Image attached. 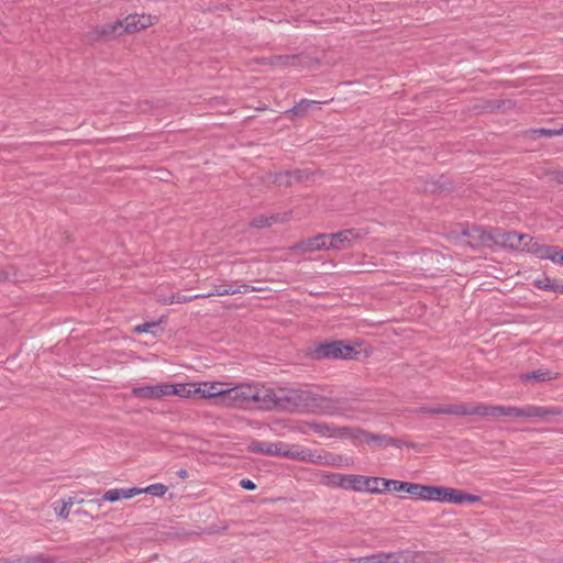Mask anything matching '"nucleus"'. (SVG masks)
Returning <instances> with one entry per match:
<instances>
[{
    "label": "nucleus",
    "mask_w": 563,
    "mask_h": 563,
    "mask_svg": "<svg viewBox=\"0 0 563 563\" xmlns=\"http://www.w3.org/2000/svg\"><path fill=\"white\" fill-rule=\"evenodd\" d=\"M534 286L542 290L563 294V283L548 276L534 280Z\"/></svg>",
    "instance_id": "4be33fe9"
},
{
    "label": "nucleus",
    "mask_w": 563,
    "mask_h": 563,
    "mask_svg": "<svg viewBox=\"0 0 563 563\" xmlns=\"http://www.w3.org/2000/svg\"><path fill=\"white\" fill-rule=\"evenodd\" d=\"M531 236L529 234H520L517 232H506L504 234V243L511 249L526 251V246L531 243Z\"/></svg>",
    "instance_id": "2eb2a0df"
},
{
    "label": "nucleus",
    "mask_w": 563,
    "mask_h": 563,
    "mask_svg": "<svg viewBox=\"0 0 563 563\" xmlns=\"http://www.w3.org/2000/svg\"><path fill=\"white\" fill-rule=\"evenodd\" d=\"M253 386V407L265 410L275 408L295 409L300 402L308 399V394L305 391L291 390L285 394L283 390H274L264 385Z\"/></svg>",
    "instance_id": "f03ea898"
},
{
    "label": "nucleus",
    "mask_w": 563,
    "mask_h": 563,
    "mask_svg": "<svg viewBox=\"0 0 563 563\" xmlns=\"http://www.w3.org/2000/svg\"><path fill=\"white\" fill-rule=\"evenodd\" d=\"M200 389L197 388L196 383H180L167 384L166 383V397L178 396L180 398H191L198 394Z\"/></svg>",
    "instance_id": "ddd939ff"
},
{
    "label": "nucleus",
    "mask_w": 563,
    "mask_h": 563,
    "mask_svg": "<svg viewBox=\"0 0 563 563\" xmlns=\"http://www.w3.org/2000/svg\"><path fill=\"white\" fill-rule=\"evenodd\" d=\"M367 435H369L372 438L367 439V440H362L361 442L376 443L379 446H387L393 443V439L387 435L373 434L369 432H367Z\"/></svg>",
    "instance_id": "c756f323"
},
{
    "label": "nucleus",
    "mask_w": 563,
    "mask_h": 563,
    "mask_svg": "<svg viewBox=\"0 0 563 563\" xmlns=\"http://www.w3.org/2000/svg\"><path fill=\"white\" fill-rule=\"evenodd\" d=\"M554 246L549 245H542L538 243L537 241L531 239V243H529V246H526V252L536 254L539 258H550L551 253L553 252Z\"/></svg>",
    "instance_id": "5701e85b"
},
{
    "label": "nucleus",
    "mask_w": 563,
    "mask_h": 563,
    "mask_svg": "<svg viewBox=\"0 0 563 563\" xmlns=\"http://www.w3.org/2000/svg\"><path fill=\"white\" fill-rule=\"evenodd\" d=\"M460 408H466V405H448V406H435V407H421L419 409L420 412L423 413H432V415H456V416H466V412H455L451 410H456Z\"/></svg>",
    "instance_id": "aec40b11"
},
{
    "label": "nucleus",
    "mask_w": 563,
    "mask_h": 563,
    "mask_svg": "<svg viewBox=\"0 0 563 563\" xmlns=\"http://www.w3.org/2000/svg\"><path fill=\"white\" fill-rule=\"evenodd\" d=\"M479 500L476 495L467 494L454 488L442 487L441 501L450 504L475 503Z\"/></svg>",
    "instance_id": "9b49d317"
},
{
    "label": "nucleus",
    "mask_w": 563,
    "mask_h": 563,
    "mask_svg": "<svg viewBox=\"0 0 563 563\" xmlns=\"http://www.w3.org/2000/svg\"><path fill=\"white\" fill-rule=\"evenodd\" d=\"M327 235L329 250H345L352 245L353 240H355L357 236L354 230H343Z\"/></svg>",
    "instance_id": "9d476101"
},
{
    "label": "nucleus",
    "mask_w": 563,
    "mask_h": 563,
    "mask_svg": "<svg viewBox=\"0 0 563 563\" xmlns=\"http://www.w3.org/2000/svg\"><path fill=\"white\" fill-rule=\"evenodd\" d=\"M521 378L525 382H528L530 379H534L537 382H547L555 378V375L550 371L538 369L522 375Z\"/></svg>",
    "instance_id": "bb28decb"
},
{
    "label": "nucleus",
    "mask_w": 563,
    "mask_h": 563,
    "mask_svg": "<svg viewBox=\"0 0 563 563\" xmlns=\"http://www.w3.org/2000/svg\"><path fill=\"white\" fill-rule=\"evenodd\" d=\"M319 408L322 413L329 416H344L349 411L342 398H322Z\"/></svg>",
    "instance_id": "f8f14e48"
},
{
    "label": "nucleus",
    "mask_w": 563,
    "mask_h": 563,
    "mask_svg": "<svg viewBox=\"0 0 563 563\" xmlns=\"http://www.w3.org/2000/svg\"><path fill=\"white\" fill-rule=\"evenodd\" d=\"M75 504V499L74 498H68L67 500L64 499L62 500V505L59 508H55L58 516L59 517H63V518H67L69 516V508Z\"/></svg>",
    "instance_id": "2f4dec72"
},
{
    "label": "nucleus",
    "mask_w": 563,
    "mask_h": 563,
    "mask_svg": "<svg viewBox=\"0 0 563 563\" xmlns=\"http://www.w3.org/2000/svg\"><path fill=\"white\" fill-rule=\"evenodd\" d=\"M142 493H147L153 496H163L167 492V487L163 484H152L145 488H139Z\"/></svg>",
    "instance_id": "7c9ffc66"
},
{
    "label": "nucleus",
    "mask_w": 563,
    "mask_h": 563,
    "mask_svg": "<svg viewBox=\"0 0 563 563\" xmlns=\"http://www.w3.org/2000/svg\"><path fill=\"white\" fill-rule=\"evenodd\" d=\"M178 476L181 477V478H187L188 476V472L186 470H179L177 472Z\"/></svg>",
    "instance_id": "ea45409f"
},
{
    "label": "nucleus",
    "mask_w": 563,
    "mask_h": 563,
    "mask_svg": "<svg viewBox=\"0 0 563 563\" xmlns=\"http://www.w3.org/2000/svg\"><path fill=\"white\" fill-rule=\"evenodd\" d=\"M442 487L419 484L416 498L427 501H441Z\"/></svg>",
    "instance_id": "6ab92c4d"
},
{
    "label": "nucleus",
    "mask_w": 563,
    "mask_h": 563,
    "mask_svg": "<svg viewBox=\"0 0 563 563\" xmlns=\"http://www.w3.org/2000/svg\"><path fill=\"white\" fill-rule=\"evenodd\" d=\"M322 482L328 486L345 489L346 474L328 473L322 476Z\"/></svg>",
    "instance_id": "393cba45"
},
{
    "label": "nucleus",
    "mask_w": 563,
    "mask_h": 563,
    "mask_svg": "<svg viewBox=\"0 0 563 563\" xmlns=\"http://www.w3.org/2000/svg\"><path fill=\"white\" fill-rule=\"evenodd\" d=\"M386 485L390 486V490L405 492L413 497L419 486V484L416 483L401 482L397 479H391V482H387Z\"/></svg>",
    "instance_id": "b1692460"
},
{
    "label": "nucleus",
    "mask_w": 563,
    "mask_h": 563,
    "mask_svg": "<svg viewBox=\"0 0 563 563\" xmlns=\"http://www.w3.org/2000/svg\"><path fill=\"white\" fill-rule=\"evenodd\" d=\"M197 388L200 390L197 395L201 398H217V404L223 406V398L227 394V384L222 382H205L201 384H197Z\"/></svg>",
    "instance_id": "6e6552de"
},
{
    "label": "nucleus",
    "mask_w": 563,
    "mask_h": 563,
    "mask_svg": "<svg viewBox=\"0 0 563 563\" xmlns=\"http://www.w3.org/2000/svg\"><path fill=\"white\" fill-rule=\"evenodd\" d=\"M310 429L321 435V437H327V438H334V432H335V426L334 424H331V423H317V422H313L310 424Z\"/></svg>",
    "instance_id": "cd10ccee"
},
{
    "label": "nucleus",
    "mask_w": 563,
    "mask_h": 563,
    "mask_svg": "<svg viewBox=\"0 0 563 563\" xmlns=\"http://www.w3.org/2000/svg\"><path fill=\"white\" fill-rule=\"evenodd\" d=\"M327 239H328L327 234H319L314 238L302 241L298 245V249L303 252L329 250V243H328Z\"/></svg>",
    "instance_id": "a211bd4d"
},
{
    "label": "nucleus",
    "mask_w": 563,
    "mask_h": 563,
    "mask_svg": "<svg viewBox=\"0 0 563 563\" xmlns=\"http://www.w3.org/2000/svg\"><path fill=\"white\" fill-rule=\"evenodd\" d=\"M387 482H391V479L367 476L364 492L379 494L390 490V486L386 485Z\"/></svg>",
    "instance_id": "412c9836"
},
{
    "label": "nucleus",
    "mask_w": 563,
    "mask_h": 563,
    "mask_svg": "<svg viewBox=\"0 0 563 563\" xmlns=\"http://www.w3.org/2000/svg\"><path fill=\"white\" fill-rule=\"evenodd\" d=\"M455 412H466V416H489V417H514L527 419H543L549 415H558L553 408L540 407L536 405H526L523 407L514 406H489V405H466V408L454 410Z\"/></svg>",
    "instance_id": "f257e3e1"
},
{
    "label": "nucleus",
    "mask_w": 563,
    "mask_h": 563,
    "mask_svg": "<svg viewBox=\"0 0 563 563\" xmlns=\"http://www.w3.org/2000/svg\"><path fill=\"white\" fill-rule=\"evenodd\" d=\"M355 354L356 352L352 345L344 344L341 341L320 344L314 351L317 358L351 360Z\"/></svg>",
    "instance_id": "39448f33"
},
{
    "label": "nucleus",
    "mask_w": 563,
    "mask_h": 563,
    "mask_svg": "<svg viewBox=\"0 0 563 563\" xmlns=\"http://www.w3.org/2000/svg\"><path fill=\"white\" fill-rule=\"evenodd\" d=\"M240 486L247 490H253L256 488V485L251 479L247 478L241 479Z\"/></svg>",
    "instance_id": "4c0bfd02"
},
{
    "label": "nucleus",
    "mask_w": 563,
    "mask_h": 563,
    "mask_svg": "<svg viewBox=\"0 0 563 563\" xmlns=\"http://www.w3.org/2000/svg\"><path fill=\"white\" fill-rule=\"evenodd\" d=\"M334 438H349L352 439L355 443H357L361 442L362 440L371 439L372 437L367 435V431H364L358 428L335 426Z\"/></svg>",
    "instance_id": "dca6fc26"
},
{
    "label": "nucleus",
    "mask_w": 563,
    "mask_h": 563,
    "mask_svg": "<svg viewBox=\"0 0 563 563\" xmlns=\"http://www.w3.org/2000/svg\"><path fill=\"white\" fill-rule=\"evenodd\" d=\"M273 221H274V218L257 217V218L253 219L252 225L254 228H266V227H269Z\"/></svg>",
    "instance_id": "f704fd0d"
},
{
    "label": "nucleus",
    "mask_w": 563,
    "mask_h": 563,
    "mask_svg": "<svg viewBox=\"0 0 563 563\" xmlns=\"http://www.w3.org/2000/svg\"><path fill=\"white\" fill-rule=\"evenodd\" d=\"M5 276L3 274H0V280L4 279Z\"/></svg>",
    "instance_id": "a19ab883"
},
{
    "label": "nucleus",
    "mask_w": 563,
    "mask_h": 563,
    "mask_svg": "<svg viewBox=\"0 0 563 563\" xmlns=\"http://www.w3.org/2000/svg\"><path fill=\"white\" fill-rule=\"evenodd\" d=\"M540 133L543 134V135H547V136H553V135H558L560 134L559 131L556 130H550V129H541L540 130Z\"/></svg>",
    "instance_id": "58836bf2"
},
{
    "label": "nucleus",
    "mask_w": 563,
    "mask_h": 563,
    "mask_svg": "<svg viewBox=\"0 0 563 563\" xmlns=\"http://www.w3.org/2000/svg\"><path fill=\"white\" fill-rule=\"evenodd\" d=\"M250 451L269 456H283L301 462L317 461L310 450L301 449L298 445H290L284 442L254 441L250 444Z\"/></svg>",
    "instance_id": "7ed1b4c3"
},
{
    "label": "nucleus",
    "mask_w": 563,
    "mask_h": 563,
    "mask_svg": "<svg viewBox=\"0 0 563 563\" xmlns=\"http://www.w3.org/2000/svg\"><path fill=\"white\" fill-rule=\"evenodd\" d=\"M132 396L142 400H159L166 397V383L133 387Z\"/></svg>",
    "instance_id": "1a4fd4ad"
},
{
    "label": "nucleus",
    "mask_w": 563,
    "mask_h": 563,
    "mask_svg": "<svg viewBox=\"0 0 563 563\" xmlns=\"http://www.w3.org/2000/svg\"><path fill=\"white\" fill-rule=\"evenodd\" d=\"M314 455V459L317 460L314 463H321V456L320 455ZM342 461V457L341 456H334L332 454H328L324 456V461H322V463L327 464V465H339L340 462Z\"/></svg>",
    "instance_id": "473e14b6"
},
{
    "label": "nucleus",
    "mask_w": 563,
    "mask_h": 563,
    "mask_svg": "<svg viewBox=\"0 0 563 563\" xmlns=\"http://www.w3.org/2000/svg\"><path fill=\"white\" fill-rule=\"evenodd\" d=\"M366 477L363 475L346 474L345 489L354 492H364Z\"/></svg>",
    "instance_id": "a878e982"
},
{
    "label": "nucleus",
    "mask_w": 563,
    "mask_h": 563,
    "mask_svg": "<svg viewBox=\"0 0 563 563\" xmlns=\"http://www.w3.org/2000/svg\"><path fill=\"white\" fill-rule=\"evenodd\" d=\"M353 563H407L408 558L404 552H378L367 556L352 560Z\"/></svg>",
    "instance_id": "0eeeda50"
},
{
    "label": "nucleus",
    "mask_w": 563,
    "mask_h": 563,
    "mask_svg": "<svg viewBox=\"0 0 563 563\" xmlns=\"http://www.w3.org/2000/svg\"><path fill=\"white\" fill-rule=\"evenodd\" d=\"M320 102L313 100H301L297 106H295L291 112L295 115L302 114L309 109H317Z\"/></svg>",
    "instance_id": "c85d7f7f"
},
{
    "label": "nucleus",
    "mask_w": 563,
    "mask_h": 563,
    "mask_svg": "<svg viewBox=\"0 0 563 563\" xmlns=\"http://www.w3.org/2000/svg\"><path fill=\"white\" fill-rule=\"evenodd\" d=\"M560 257H563V252L561 249L554 246L549 260H551L555 264H562Z\"/></svg>",
    "instance_id": "e433bc0d"
},
{
    "label": "nucleus",
    "mask_w": 563,
    "mask_h": 563,
    "mask_svg": "<svg viewBox=\"0 0 563 563\" xmlns=\"http://www.w3.org/2000/svg\"><path fill=\"white\" fill-rule=\"evenodd\" d=\"M253 386L242 385L227 389V394L223 398L224 407H253Z\"/></svg>",
    "instance_id": "423d86ee"
},
{
    "label": "nucleus",
    "mask_w": 563,
    "mask_h": 563,
    "mask_svg": "<svg viewBox=\"0 0 563 563\" xmlns=\"http://www.w3.org/2000/svg\"><path fill=\"white\" fill-rule=\"evenodd\" d=\"M197 298H202V294H198L195 296H185V295L177 294V295L172 296L170 302L172 303L173 302L184 303V302H189Z\"/></svg>",
    "instance_id": "72a5a7b5"
},
{
    "label": "nucleus",
    "mask_w": 563,
    "mask_h": 563,
    "mask_svg": "<svg viewBox=\"0 0 563 563\" xmlns=\"http://www.w3.org/2000/svg\"><path fill=\"white\" fill-rule=\"evenodd\" d=\"M158 324L156 322H145L143 324H139L135 327V331L137 333H144V332H153L155 328H157Z\"/></svg>",
    "instance_id": "c9c22d12"
},
{
    "label": "nucleus",
    "mask_w": 563,
    "mask_h": 563,
    "mask_svg": "<svg viewBox=\"0 0 563 563\" xmlns=\"http://www.w3.org/2000/svg\"><path fill=\"white\" fill-rule=\"evenodd\" d=\"M140 494L141 490L139 488H114L107 490L102 497V500L114 503L120 499L132 498Z\"/></svg>",
    "instance_id": "f3484780"
},
{
    "label": "nucleus",
    "mask_w": 563,
    "mask_h": 563,
    "mask_svg": "<svg viewBox=\"0 0 563 563\" xmlns=\"http://www.w3.org/2000/svg\"><path fill=\"white\" fill-rule=\"evenodd\" d=\"M250 290H254V288H251L250 286L242 284L238 287H233L232 285H214L213 290L209 294H202V298H208L210 296H227V295H234V294H245Z\"/></svg>",
    "instance_id": "4468645a"
},
{
    "label": "nucleus",
    "mask_w": 563,
    "mask_h": 563,
    "mask_svg": "<svg viewBox=\"0 0 563 563\" xmlns=\"http://www.w3.org/2000/svg\"><path fill=\"white\" fill-rule=\"evenodd\" d=\"M155 18L147 14H130L125 18L124 22L117 21L102 27V35H113L120 27H124V32L134 33L140 30L146 29L154 24Z\"/></svg>",
    "instance_id": "20e7f679"
}]
</instances>
